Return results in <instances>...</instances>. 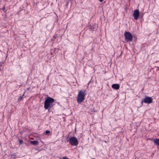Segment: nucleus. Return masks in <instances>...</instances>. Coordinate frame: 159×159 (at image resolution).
Returning a JSON list of instances; mask_svg holds the SVG:
<instances>
[{
    "instance_id": "nucleus-3",
    "label": "nucleus",
    "mask_w": 159,
    "mask_h": 159,
    "mask_svg": "<svg viewBox=\"0 0 159 159\" xmlns=\"http://www.w3.org/2000/svg\"><path fill=\"white\" fill-rule=\"evenodd\" d=\"M124 36L125 37V40L127 42L132 41L133 36L129 32H125L124 33Z\"/></svg>"
},
{
    "instance_id": "nucleus-13",
    "label": "nucleus",
    "mask_w": 159,
    "mask_h": 159,
    "mask_svg": "<svg viewBox=\"0 0 159 159\" xmlns=\"http://www.w3.org/2000/svg\"><path fill=\"white\" fill-rule=\"evenodd\" d=\"M50 131L48 130H46L45 132V134L47 135H49L50 134Z\"/></svg>"
},
{
    "instance_id": "nucleus-11",
    "label": "nucleus",
    "mask_w": 159,
    "mask_h": 159,
    "mask_svg": "<svg viewBox=\"0 0 159 159\" xmlns=\"http://www.w3.org/2000/svg\"><path fill=\"white\" fill-rule=\"evenodd\" d=\"M16 156L17 154L15 153L12 154L11 155V157L12 158H15L16 157Z\"/></svg>"
},
{
    "instance_id": "nucleus-1",
    "label": "nucleus",
    "mask_w": 159,
    "mask_h": 159,
    "mask_svg": "<svg viewBox=\"0 0 159 159\" xmlns=\"http://www.w3.org/2000/svg\"><path fill=\"white\" fill-rule=\"evenodd\" d=\"M54 102V99L49 97H47L44 102V108L45 110H49L53 107L52 103Z\"/></svg>"
},
{
    "instance_id": "nucleus-14",
    "label": "nucleus",
    "mask_w": 159,
    "mask_h": 159,
    "mask_svg": "<svg viewBox=\"0 0 159 159\" xmlns=\"http://www.w3.org/2000/svg\"><path fill=\"white\" fill-rule=\"evenodd\" d=\"M18 141L19 143L20 144H22L23 143V141L22 140L20 139H19Z\"/></svg>"
},
{
    "instance_id": "nucleus-8",
    "label": "nucleus",
    "mask_w": 159,
    "mask_h": 159,
    "mask_svg": "<svg viewBox=\"0 0 159 159\" xmlns=\"http://www.w3.org/2000/svg\"><path fill=\"white\" fill-rule=\"evenodd\" d=\"M111 87L112 88L116 90L119 89L120 88V85L118 84H113L112 85Z\"/></svg>"
},
{
    "instance_id": "nucleus-5",
    "label": "nucleus",
    "mask_w": 159,
    "mask_h": 159,
    "mask_svg": "<svg viewBox=\"0 0 159 159\" xmlns=\"http://www.w3.org/2000/svg\"><path fill=\"white\" fill-rule=\"evenodd\" d=\"M152 102V99L151 97L146 96L144 99L142 100L141 102H144L146 103L150 104Z\"/></svg>"
},
{
    "instance_id": "nucleus-4",
    "label": "nucleus",
    "mask_w": 159,
    "mask_h": 159,
    "mask_svg": "<svg viewBox=\"0 0 159 159\" xmlns=\"http://www.w3.org/2000/svg\"><path fill=\"white\" fill-rule=\"evenodd\" d=\"M68 141L72 146H77L78 145V140L75 137H71L69 139Z\"/></svg>"
},
{
    "instance_id": "nucleus-19",
    "label": "nucleus",
    "mask_w": 159,
    "mask_h": 159,
    "mask_svg": "<svg viewBox=\"0 0 159 159\" xmlns=\"http://www.w3.org/2000/svg\"><path fill=\"white\" fill-rule=\"evenodd\" d=\"M100 2H102L103 0H98Z\"/></svg>"
},
{
    "instance_id": "nucleus-2",
    "label": "nucleus",
    "mask_w": 159,
    "mask_h": 159,
    "mask_svg": "<svg viewBox=\"0 0 159 159\" xmlns=\"http://www.w3.org/2000/svg\"><path fill=\"white\" fill-rule=\"evenodd\" d=\"M85 90H80L78 93L77 97V102L78 104L83 102L85 96Z\"/></svg>"
},
{
    "instance_id": "nucleus-12",
    "label": "nucleus",
    "mask_w": 159,
    "mask_h": 159,
    "mask_svg": "<svg viewBox=\"0 0 159 159\" xmlns=\"http://www.w3.org/2000/svg\"><path fill=\"white\" fill-rule=\"evenodd\" d=\"M24 94H25V93H24L23 95H20L19 98L18 99V101H20L21 100H22V98H23V96H24Z\"/></svg>"
},
{
    "instance_id": "nucleus-16",
    "label": "nucleus",
    "mask_w": 159,
    "mask_h": 159,
    "mask_svg": "<svg viewBox=\"0 0 159 159\" xmlns=\"http://www.w3.org/2000/svg\"><path fill=\"white\" fill-rule=\"evenodd\" d=\"M57 34H55V35L53 36V38L54 39H56L57 37Z\"/></svg>"
},
{
    "instance_id": "nucleus-15",
    "label": "nucleus",
    "mask_w": 159,
    "mask_h": 159,
    "mask_svg": "<svg viewBox=\"0 0 159 159\" xmlns=\"http://www.w3.org/2000/svg\"><path fill=\"white\" fill-rule=\"evenodd\" d=\"M2 10L4 12H6V9H5V7H4L2 9Z\"/></svg>"
},
{
    "instance_id": "nucleus-10",
    "label": "nucleus",
    "mask_w": 159,
    "mask_h": 159,
    "mask_svg": "<svg viewBox=\"0 0 159 159\" xmlns=\"http://www.w3.org/2000/svg\"><path fill=\"white\" fill-rule=\"evenodd\" d=\"M30 143L33 145H38V142L37 141L34 140V141H30Z\"/></svg>"
},
{
    "instance_id": "nucleus-17",
    "label": "nucleus",
    "mask_w": 159,
    "mask_h": 159,
    "mask_svg": "<svg viewBox=\"0 0 159 159\" xmlns=\"http://www.w3.org/2000/svg\"><path fill=\"white\" fill-rule=\"evenodd\" d=\"M63 159H69L67 157H63Z\"/></svg>"
},
{
    "instance_id": "nucleus-9",
    "label": "nucleus",
    "mask_w": 159,
    "mask_h": 159,
    "mask_svg": "<svg viewBox=\"0 0 159 159\" xmlns=\"http://www.w3.org/2000/svg\"><path fill=\"white\" fill-rule=\"evenodd\" d=\"M90 29L92 31H96L97 30L96 26H94L93 25L90 26Z\"/></svg>"
},
{
    "instance_id": "nucleus-18",
    "label": "nucleus",
    "mask_w": 159,
    "mask_h": 159,
    "mask_svg": "<svg viewBox=\"0 0 159 159\" xmlns=\"http://www.w3.org/2000/svg\"><path fill=\"white\" fill-rule=\"evenodd\" d=\"M68 2H67L66 3V6H68Z\"/></svg>"
},
{
    "instance_id": "nucleus-6",
    "label": "nucleus",
    "mask_w": 159,
    "mask_h": 159,
    "mask_svg": "<svg viewBox=\"0 0 159 159\" xmlns=\"http://www.w3.org/2000/svg\"><path fill=\"white\" fill-rule=\"evenodd\" d=\"M133 16L134 19L137 20L139 16V11L138 9H136L134 11Z\"/></svg>"
},
{
    "instance_id": "nucleus-7",
    "label": "nucleus",
    "mask_w": 159,
    "mask_h": 159,
    "mask_svg": "<svg viewBox=\"0 0 159 159\" xmlns=\"http://www.w3.org/2000/svg\"><path fill=\"white\" fill-rule=\"evenodd\" d=\"M153 141L155 145L159 146V139H154Z\"/></svg>"
},
{
    "instance_id": "nucleus-20",
    "label": "nucleus",
    "mask_w": 159,
    "mask_h": 159,
    "mask_svg": "<svg viewBox=\"0 0 159 159\" xmlns=\"http://www.w3.org/2000/svg\"><path fill=\"white\" fill-rule=\"evenodd\" d=\"M149 139V140H151L152 139Z\"/></svg>"
}]
</instances>
